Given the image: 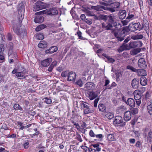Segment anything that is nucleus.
Returning <instances> with one entry per match:
<instances>
[{
    "instance_id": "obj_27",
    "label": "nucleus",
    "mask_w": 152,
    "mask_h": 152,
    "mask_svg": "<svg viewBox=\"0 0 152 152\" xmlns=\"http://www.w3.org/2000/svg\"><path fill=\"white\" fill-rule=\"evenodd\" d=\"M143 36L141 34H137L136 35H133L131 36V38L133 40H137L142 39Z\"/></svg>"
},
{
    "instance_id": "obj_10",
    "label": "nucleus",
    "mask_w": 152,
    "mask_h": 152,
    "mask_svg": "<svg viewBox=\"0 0 152 152\" xmlns=\"http://www.w3.org/2000/svg\"><path fill=\"white\" fill-rule=\"evenodd\" d=\"M138 64V66L141 68L145 69L147 67L146 62L143 58H141L139 60Z\"/></svg>"
},
{
    "instance_id": "obj_7",
    "label": "nucleus",
    "mask_w": 152,
    "mask_h": 152,
    "mask_svg": "<svg viewBox=\"0 0 152 152\" xmlns=\"http://www.w3.org/2000/svg\"><path fill=\"white\" fill-rule=\"evenodd\" d=\"M113 123L116 124H120L121 126H123L125 124V122H123L122 117L120 116H117L115 117Z\"/></svg>"
},
{
    "instance_id": "obj_39",
    "label": "nucleus",
    "mask_w": 152,
    "mask_h": 152,
    "mask_svg": "<svg viewBox=\"0 0 152 152\" xmlns=\"http://www.w3.org/2000/svg\"><path fill=\"white\" fill-rule=\"evenodd\" d=\"M57 50V47L56 46H52L49 48V51L51 53H52L54 52H56Z\"/></svg>"
},
{
    "instance_id": "obj_26",
    "label": "nucleus",
    "mask_w": 152,
    "mask_h": 152,
    "mask_svg": "<svg viewBox=\"0 0 152 152\" xmlns=\"http://www.w3.org/2000/svg\"><path fill=\"white\" fill-rule=\"evenodd\" d=\"M147 80L145 77H142L140 78V83L141 85L143 86L146 85L147 84Z\"/></svg>"
},
{
    "instance_id": "obj_16",
    "label": "nucleus",
    "mask_w": 152,
    "mask_h": 152,
    "mask_svg": "<svg viewBox=\"0 0 152 152\" xmlns=\"http://www.w3.org/2000/svg\"><path fill=\"white\" fill-rule=\"evenodd\" d=\"M132 113L130 111L125 112L124 114V119L125 121H127L129 120L131 118Z\"/></svg>"
},
{
    "instance_id": "obj_64",
    "label": "nucleus",
    "mask_w": 152,
    "mask_h": 152,
    "mask_svg": "<svg viewBox=\"0 0 152 152\" xmlns=\"http://www.w3.org/2000/svg\"><path fill=\"white\" fill-rule=\"evenodd\" d=\"M85 21L88 25H91L92 23V22L91 21L88 20L87 19H86L85 20Z\"/></svg>"
},
{
    "instance_id": "obj_30",
    "label": "nucleus",
    "mask_w": 152,
    "mask_h": 152,
    "mask_svg": "<svg viewBox=\"0 0 152 152\" xmlns=\"http://www.w3.org/2000/svg\"><path fill=\"white\" fill-rule=\"evenodd\" d=\"M107 140L109 141L115 140V138L114 135L112 134H109L107 135Z\"/></svg>"
},
{
    "instance_id": "obj_49",
    "label": "nucleus",
    "mask_w": 152,
    "mask_h": 152,
    "mask_svg": "<svg viewBox=\"0 0 152 152\" xmlns=\"http://www.w3.org/2000/svg\"><path fill=\"white\" fill-rule=\"evenodd\" d=\"M76 84L80 87H82L83 84L82 81L81 80H78L76 82Z\"/></svg>"
},
{
    "instance_id": "obj_31",
    "label": "nucleus",
    "mask_w": 152,
    "mask_h": 152,
    "mask_svg": "<svg viewBox=\"0 0 152 152\" xmlns=\"http://www.w3.org/2000/svg\"><path fill=\"white\" fill-rule=\"evenodd\" d=\"M140 50L141 49L139 48L134 49L130 51V54L131 55L134 56L139 53Z\"/></svg>"
},
{
    "instance_id": "obj_44",
    "label": "nucleus",
    "mask_w": 152,
    "mask_h": 152,
    "mask_svg": "<svg viewBox=\"0 0 152 152\" xmlns=\"http://www.w3.org/2000/svg\"><path fill=\"white\" fill-rule=\"evenodd\" d=\"M133 24L131 23L129 24V25L128 26V28L129 30L131 32H133L132 30H134V28L133 27Z\"/></svg>"
},
{
    "instance_id": "obj_36",
    "label": "nucleus",
    "mask_w": 152,
    "mask_h": 152,
    "mask_svg": "<svg viewBox=\"0 0 152 152\" xmlns=\"http://www.w3.org/2000/svg\"><path fill=\"white\" fill-rule=\"evenodd\" d=\"M98 107L99 111L102 112L105 111L106 110L105 106L103 104H100L99 105Z\"/></svg>"
},
{
    "instance_id": "obj_8",
    "label": "nucleus",
    "mask_w": 152,
    "mask_h": 152,
    "mask_svg": "<svg viewBox=\"0 0 152 152\" xmlns=\"http://www.w3.org/2000/svg\"><path fill=\"white\" fill-rule=\"evenodd\" d=\"M101 26L103 31L113 30L112 29L113 27V25L108 22L103 23H102Z\"/></svg>"
},
{
    "instance_id": "obj_43",
    "label": "nucleus",
    "mask_w": 152,
    "mask_h": 152,
    "mask_svg": "<svg viewBox=\"0 0 152 152\" xmlns=\"http://www.w3.org/2000/svg\"><path fill=\"white\" fill-rule=\"evenodd\" d=\"M70 13L73 18L75 19L77 18V16L76 15L73 10V8H72V10L70 11Z\"/></svg>"
},
{
    "instance_id": "obj_33",
    "label": "nucleus",
    "mask_w": 152,
    "mask_h": 152,
    "mask_svg": "<svg viewBox=\"0 0 152 152\" xmlns=\"http://www.w3.org/2000/svg\"><path fill=\"white\" fill-rule=\"evenodd\" d=\"M47 43L46 42L42 41L40 42V43L38 45V47L40 48H44L46 47Z\"/></svg>"
},
{
    "instance_id": "obj_9",
    "label": "nucleus",
    "mask_w": 152,
    "mask_h": 152,
    "mask_svg": "<svg viewBox=\"0 0 152 152\" xmlns=\"http://www.w3.org/2000/svg\"><path fill=\"white\" fill-rule=\"evenodd\" d=\"M131 49L137 47H140L143 44L140 41H134L131 42L129 43Z\"/></svg>"
},
{
    "instance_id": "obj_4",
    "label": "nucleus",
    "mask_w": 152,
    "mask_h": 152,
    "mask_svg": "<svg viewBox=\"0 0 152 152\" xmlns=\"http://www.w3.org/2000/svg\"><path fill=\"white\" fill-rule=\"evenodd\" d=\"M19 12L18 16L20 19L19 22L20 23L22 22V20L23 18V13L25 11L24 6L23 3H21L19 4Z\"/></svg>"
},
{
    "instance_id": "obj_3",
    "label": "nucleus",
    "mask_w": 152,
    "mask_h": 152,
    "mask_svg": "<svg viewBox=\"0 0 152 152\" xmlns=\"http://www.w3.org/2000/svg\"><path fill=\"white\" fill-rule=\"evenodd\" d=\"M91 8L97 11H103L104 10L108 11L111 12H113L115 11L114 7H107L97 5L96 6H92L91 7Z\"/></svg>"
},
{
    "instance_id": "obj_56",
    "label": "nucleus",
    "mask_w": 152,
    "mask_h": 152,
    "mask_svg": "<svg viewBox=\"0 0 152 152\" xmlns=\"http://www.w3.org/2000/svg\"><path fill=\"white\" fill-rule=\"evenodd\" d=\"M99 100V98H97L94 100V106L95 107H96L97 106V104L98 103V101Z\"/></svg>"
},
{
    "instance_id": "obj_34",
    "label": "nucleus",
    "mask_w": 152,
    "mask_h": 152,
    "mask_svg": "<svg viewBox=\"0 0 152 152\" xmlns=\"http://www.w3.org/2000/svg\"><path fill=\"white\" fill-rule=\"evenodd\" d=\"M84 11L87 16H93V15H94V13L93 12L91 11L85 9L84 10Z\"/></svg>"
},
{
    "instance_id": "obj_48",
    "label": "nucleus",
    "mask_w": 152,
    "mask_h": 152,
    "mask_svg": "<svg viewBox=\"0 0 152 152\" xmlns=\"http://www.w3.org/2000/svg\"><path fill=\"white\" fill-rule=\"evenodd\" d=\"M130 20H129L127 18L126 19L122 21V23L124 26L126 25L129 22Z\"/></svg>"
},
{
    "instance_id": "obj_61",
    "label": "nucleus",
    "mask_w": 152,
    "mask_h": 152,
    "mask_svg": "<svg viewBox=\"0 0 152 152\" xmlns=\"http://www.w3.org/2000/svg\"><path fill=\"white\" fill-rule=\"evenodd\" d=\"M29 146V143L27 142H25L23 145L24 148L25 149L28 148Z\"/></svg>"
},
{
    "instance_id": "obj_59",
    "label": "nucleus",
    "mask_w": 152,
    "mask_h": 152,
    "mask_svg": "<svg viewBox=\"0 0 152 152\" xmlns=\"http://www.w3.org/2000/svg\"><path fill=\"white\" fill-rule=\"evenodd\" d=\"M4 45L3 44L0 45V54H1L2 51H4Z\"/></svg>"
},
{
    "instance_id": "obj_12",
    "label": "nucleus",
    "mask_w": 152,
    "mask_h": 152,
    "mask_svg": "<svg viewBox=\"0 0 152 152\" xmlns=\"http://www.w3.org/2000/svg\"><path fill=\"white\" fill-rule=\"evenodd\" d=\"M113 32L115 37L117 38L118 40L121 41L124 40V38L121 37V34L120 33V31L117 30L113 31Z\"/></svg>"
},
{
    "instance_id": "obj_63",
    "label": "nucleus",
    "mask_w": 152,
    "mask_h": 152,
    "mask_svg": "<svg viewBox=\"0 0 152 152\" xmlns=\"http://www.w3.org/2000/svg\"><path fill=\"white\" fill-rule=\"evenodd\" d=\"M95 137L96 138L100 139H102L103 137L102 135L101 134H96Z\"/></svg>"
},
{
    "instance_id": "obj_5",
    "label": "nucleus",
    "mask_w": 152,
    "mask_h": 152,
    "mask_svg": "<svg viewBox=\"0 0 152 152\" xmlns=\"http://www.w3.org/2000/svg\"><path fill=\"white\" fill-rule=\"evenodd\" d=\"M107 17L108 18V22L111 23L113 26L115 27L117 26L116 16L113 15H111L108 16Z\"/></svg>"
},
{
    "instance_id": "obj_1",
    "label": "nucleus",
    "mask_w": 152,
    "mask_h": 152,
    "mask_svg": "<svg viewBox=\"0 0 152 152\" xmlns=\"http://www.w3.org/2000/svg\"><path fill=\"white\" fill-rule=\"evenodd\" d=\"M25 69L20 64H18L12 72L13 74H15L16 77H19V79H22L25 78L24 70Z\"/></svg>"
},
{
    "instance_id": "obj_58",
    "label": "nucleus",
    "mask_w": 152,
    "mask_h": 152,
    "mask_svg": "<svg viewBox=\"0 0 152 152\" xmlns=\"http://www.w3.org/2000/svg\"><path fill=\"white\" fill-rule=\"evenodd\" d=\"M75 148V147L74 145H71L70 146V149L69 150V152H73Z\"/></svg>"
},
{
    "instance_id": "obj_32",
    "label": "nucleus",
    "mask_w": 152,
    "mask_h": 152,
    "mask_svg": "<svg viewBox=\"0 0 152 152\" xmlns=\"http://www.w3.org/2000/svg\"><path fill=\"white\" fill-rule=\"evenodd\" d=\"M103 56L105 57L107 59L108 61L110 63H113L115 61V60L106 54H103Z\"/></svg>"
},
{
    "instance_id": "obj_54",
    "label": "nucleus",
    "mask_w": 152,
    "mask_h": 152,
    "mask_svg": "<svg viewBox=\"0 0 152 152\" xmlns=\"http://www.w3.org/2000/svg\"><path fill=\"white\" fill-rule=\"evenodd\" d=\"M81 148L82 149H83L85 152H89L88 148H87L86 146H82Z\"/></svg>"
},
{
    "instance_id": "obj_50",
    "label": "nucleus",
    "mask_w": 152,
    "mask_h": 152,
    "mask_svg": "<svg viewBox=\"0 0 152 152\" xmlns=\"http://www.w3.org/2000/svg\"><path fill=\"white\" fill-rule=\"evenodd\" d=\"M77 34L79 37V38L80 39H83V37L82 36V33L78 31L77 32Z\"/></svg>"
},
{
    "instance_id": "obj_14",
    "label": "nucleus",
    "mask_w": 152,
    "mask_h": 152,
    "mask_svg": "<svg viewBox=\"0 0 152 152\" xmlns=\"http://www.w3.org/2000/svg\"><path fill=\"white\" fill-rule=\"evenodd\" d=\"M52 61V58H49L42 61L41 62V64L43 66H47L50 64Z\"/></svg>"
},
{
    "instance_id": "obj_11",
    "label": "nucleus",
    "mask_w": 152,
    "mask_h": 152,
    "mask_svg": "<svg viewBox=\"0 0 152 152\" xmlns=\"http://www.w3.org/2000/svg\"><path fill=\"white\" fill-rule=\"evenodd\" d=\"M95 87V85L92 82H88L84 85V88L88 90H93Z\"/></svg>"
},
{
    "instance_id": "obj_17",
    "label": "nucleus",
    "mask_w": 152,
    "mask_h": 152,
    "mask_svg": "<svg viewBox=\"0 0 152 152\" xmlns=\"http://www.w3.org/2000/svg\"><path fill=\"white\" fill-rule=\"evenodd\" d=\"M124 102L126 103L127 105H128L131 107H134L135 105V102L134 100L132 98H129L127 101L124 100Z\"/></svg>"
},
{
    "instance_id": "obj_53",
    "label": "nucleus",
    "mask_w": 152,
    "mask_h": 152,
    "mask_svg": "<svg viewBox=\"0 0 152 152\" xmlns=\"http://www.w3.org/2000/svg\"><path fill=\"white\" fill-rule=\"evenodd\" d=\"M89 135L91 137H95L96 135L94 133L92 130H91L89 133Z\"/></svg>"
},
{
    "instance_id": "obj_15",
    "label": "nucleus",
    "mask_w": 152,
    "mask_h": 152,
    "mask_svg": "<svg viewBox=\"0 0 152 152\" xmlns=\"http://www.w3.org/2000/svg\"><path fill=\"white\" fill-rule=\"evenodd\" d=\"M132 86L134 89L137 88L139 86V80L136 78L134 79L132 82Z\"/></svg>"
},
{
    "instance_id": "obj_23",
    "label": "nucleus",
    "mask_w": 152,
    "mask_h": 152,
    "mask_svg": "<svg viewBox=\"0 0 152 152\" xmlns=\"http://www.w3.org/2000/svg\"><path fill=\"white\" fill-rule=\"evenodd\" d=\"M13 30L14 32L18 35H21L23 34V32L21 33L20 29L18 28L17 25H14L13 27Z\"/></svg>"
},
{
    "instance_id": "obj_19",
    "label": "nucleus",
    "mask_w": 152,
    "mask_h": 152,
    "mask_svg": "<svg viewBox=\"0 0 152 152\" xmlns=\"http://www.w3.org/2000/svg\"><path fill=\"white\" fill-rule=\"evenodd\" d=\"M35 15H38L35 18L34 21L35 23H41L44 21V18L42 15H40V14L36 15L35 13Z\"/></svg>"
},
{
    "instance_id": "obj_28",
    "label": "nucleus",
    "mask_w": 152,
    "mask_h": 152,
    "mask_svg": "<svg viewBox=\"0 0 152 152\" xmlns=\"http://www.w3.org/2000/svg\"><path fill=\"white\" fill-rule=\"evenodd\" d=\"M147 108L148 113L150 114H152V104L151 102H149L147 104Z\"/></svg>"
},
{
    "instance_id": "obj_6",
    "label": "nucleus",
    "mask_w": 152,
    "mask_h": 152,
    "mask_svg": "<svg viewBox=\"0 0 152 152\" xmlns=\"http://www.w3.org/2000/svg\"><path fill=\"white\" fill-rule=\"evenodd\" d=\"M81 105L83 106L82 107V108L84 110L83 113L84 114H86L94 112V110L91 109L89 106L87 104L83 102L81 103Z\"/></svg>"
},
{
    "instance_id": "obj_62",
    "label": "nucleus",
    "mask_w": 152,
    "mask_h": 152,
    "mask_svg": "<svg viewBox=\"0 0 152 152\" xmlns=\"http://www.w3.org/2000/svg\"><path fill=\"white\" fill-rule=\"evenodd\" d=\"M1 128L5 130H7V129L8 127L5 124L3 123L2 125Z\"/></svg>"
},
{
    "instance_id": "obj_47",
    "label": "nucleus",
    "mask_w": 152,
    "mask_h": 152,
    "mask_svg": "<svg viewBox=\"0 0 152 152\" xmlns=\"http://www.w3.org/2000/svg\"><path fill=\"white\" fill-rule=\"evenodd\" d=\"M44 101L47 104H50L52 102L51 99L47 97H46L44 99Z\"/></svg>"
},
{
    "instance_id": "obj_35",
    "label": "nucleus",
    "mask_w": 152,
    "mask_h": 152,
    "mask_svg": "<svg viewBox=\"0 0 152 152\" xmlns=\"http://www.w3.org/2000/svg\"><path fill=\"white\" fill-rule=\"evenodd\" d=\"M46 27V26L44 24H41L37 26L35 28V30L37 31H38L40 30L45 28Z\"/></svg>"
},
{
    "instance_id": "obj_55",
    "label": "nucleus",
    "mask_w": 152,
    "mask_h": 152,
    "mask_svg": "<svg viewBox=\"0 0 152 152\" xmlns=\"http://www.w3.org/2000/svg\"><path fill=\"white\" fill-rule=\"evenodd\" d=\"M125 50H129L131 49L129 46V45H128L127 44H123Z\"/></svg>"
},
{
    "instance_id": "obj_57",
    "label": "nucleus",
    "mask_w": 152,
    "mask_h": 152,
    "mask_svg": "<svg viewBox=\"0 0 152 152\" xmlns=\"http://www.w3.org/2000/svg\"><path fill=\"white\" fill-rule=\"evenodd\" d=\"M132 111L133 114H136L138 113V109L137 108H134L132 109Z\"/></svg>"
},
{
    "instance_id": "obj_18",
    "label": "nucleus",
    "mask_w": 152,
    "mask_h": 152,
    "mask_svg": "<svg viewBox=\"0 0 152 152\" xmlns=\"http://www.w3.org/2000/svg\"><path fill=\"white\" fill-rule=\"evenodd\" d=\"M76 75L75 72H71L68 74V80L69 81H73L76 77Z\"/></svg>"
},
{
    "instance_id": "obj_37",
    "label": "nucleus",
    "mask_w": 152,
    "mask_h": 152,
    "mask_svg": "<svg viewBox=\"0 0 152 152\" xmlns=\"http://www.w3.org/2000/svg\"><path fill=\"white\" fill-rule=\"evenodd\" d=\"M147 141L151 142H152V132L151 131L149 132L147 136Z\"/></svg>"
},
{
    "instance_id": "obj_52",
    "label": "nucleus",
    "mask_w": 152,
    "mask_h": 152,
    "mask_svg": "<svg viewBox=\"0 0 152 152\" xmlns=\"http://www.w3.org/2000/svg\"><path fill=\"white\" fill-rule=\"evenodd\" d=\"M73 124L77 130L80 129V127L78 123H77L76 122H73Z\"/></svg>"
},
{
    "instance_id": "obj_25",
    "label": "nucleus",
    "mask_w": 152,
    "mask_h": 152,
    "mask_svg": "<svg viewBox=\"0 0 152 152\" xmlns=\"http://www.w3.org/2000/svg\"><path fill=\"white\" fill-rule=\"evenodd\" d=\"M126 110V107L121 105L118 107L117 109V112L118 114H121Z\"/></svg>"
},
{
    "instance_id": "obj_22",
    "label": "nucleus",
    "mask_w": 152,
    "mask_h": 152,
    "mask_svg": "<svg viewBox=\"0 0 152 152\" xmlns=\"http://www.w3.org/2000/svg\"><path fill=\"white\" fill-rule=\"evenodd\" d=\"M126 12L125 10H121L118 13V17L121 19H124L126 15Z\"/></svg>"
},
{
    "instance_id": "obj_42",
    "label": "nucleus",
    "mask_w": 152,
    "mask_h": 152,
    "mask_svg": "<svg viewBox=\"0 0 152 152\" xmlns=\"http://www.w3.org/2000/svg\"><path fill=\"white\" fill-rule=\"evenodd\" d=\"M42 9V7L39 5H34V7L33 11H37L40 10Z\"/></svg>"
},
{
    "instance_id": "obj_2",
    "label": "nucleus",
    "mask_w": 152,
    "mask_h": 152,
    "mask_svg": "<svg viewBox=\"0 0 152 152\" xmlns=\"http://www.w3.org/2000/svg\"><path fill=\"white\" fill-rule=\"evenodd\" d=\"M58 12L56 9L52 8L35 13L36 15L45 14L47 15H56Z\"/></svg>"
},
{
    "instance_id": "obj_13",
    "label": "nucleus",
    "mask_w": 152,
    "mask_h": 152,
    "mask_svg": "<svg viewBox=\"0 0 152 152\" xmlns=\"http://www.w3.org/2000/svg\"><path fill=\"white\" fill-rule=\"evenodd\" d=\"M133 27L134 28V29L132 30L133 32H134L137 30H140L144 27L143 25H141L139 23H135L133 24Z\"/></svg>"
},
{
    "instance_id": "obj_24",
    "label": "nucleus",
    "mask_w": 152,
    "mask_h": 152,
    "mask_svg": "<svg viewBox=\"0 0 152 152\" xmlns=\"http://www.w3.org/2000/svg\"><path fill=\"white\" fill-rule=\"evenodd\" d=\"M134 98L136 100L140 99L141 98V93L138 90H136L134 92Z\"/></svg>"
},
{
    "instance_id": "obj_45",
    "label": "nucleus",
    "mask_w": 152,
    "mask_h": 152,
    "mask_svg": "<svg viewBox=\"0 0 152 152\" xmlns=\"http://www.w3.org/2000/svg\"><path fill=\"white\" fill-rule=\"evenodd\" d=\"M37 38L39 40H42L44 38L43 35L42 34H38L36 36Z\"/></svg>"
},
{
    "instance_id": "obj_21",
    "label": "nucleus",
    "mask_w": 152,
    "mask_h": 152,
    "mask_svg": "<svg viewBox=\"0 0 152 152\" xmlns=\"http://www.w3.org/2000/svg\"><path fill=\"white\" fill-rule=\"evenodd\" d=\"M137 75L140 76H146L147 75L146 71L143 69H137Z\"/></svg>"
},
{
    "instance_id": "obj_41",
    "label": "nucleus",
    "mask_w": 152,
    "mask_h": 152,
    "mask_svg": "<svg viewBox=\"0 0 152 152\" xmlns=\"http://www.w3.org/2000/svg\"><path fill=\"white\" fill-rule=\"evenodd\" d=\"M13 108L15 110H23L22 107H20V105L18 104H15L14 105Z\"/></svg>"
},
{
    "instance_id": "obj_20",
    "label": "nucleus",
    "mask_w": 152,
    "mask_h": 152,
    "mask_svg": "<svg viewBox=\"0 0 152 152\" xmlns=\"http://www.w3.org/2000/svg\"><path fill=\"white\" fill-rule=\"evenodd\" d=\"M88 97L90 100H92L98 96V95L93 91H90L88 93Z\"/></svg>"
},
{
    "instance_id": "obj_40",
    "label": "nucleus",
    "mask_w": 152,
    "mask_h": 152,
    "mask_svg": "<svg viewBox=\"0 0 152 152\" xmlns=\"http://www.w3.org/2000/svg\"><path fill=\"white\" fill-rule=\"evenodd\" d=\"M111 4H113V6L112 5V6L114 8H119L120 5V3L118 2H115L111 3Z\"/></svg>"
},
{
    "instance_id": "obj_60",
    "label": "nucleus",
    "mask_w": 152,
    "mask_h": 152,
    "mask_svg": "<svg viewBox=\"0 0 152 152\" xmlns=\"http://www.w3.org/2000/svg\"><path fill=\"white\" fill-rule=\"evenodd\" d=\"M134 15H130L129 14L128 16H127L126 18L129 20H132V19L134 17Z\"/></svg>"
},
{
    "instance_id": "obj_51",
    "label": "nucleus",
    "mask_w": 152,
    "mask_h": 152,
    "mask_svg": "<svg viewBox=\"0 0 152 152\" xmlns=\"http://www.w3.org/2000/svg\"><path fill=\"white\" fill-rule=\"evenodd\" d=\"M118 52L119 53L121 52L124 50H125L123 45L120 47L118 49Z\"/></svg>"
},
{
    "instance_id": "obj_46",
    "label": "nucleus",
    "mask_w": 152,
    "mask_h": 152,
    "mask_svg": "<svg viewBox=\"0 0 152 152\" xmlns=\"http://www.w3.org/2000/svg\"><path fill=\"white\" fill-rule=\"evenodd\" d=\"M127 69L131 70L132 72H136L137 71V69L131 66H127Z\"/></svg>"
},
{
    "instance_id": "obj_38",
    "label": "nucleus",
    "mask_w": 152,
    "mask_h": 152,
    "mask_svg": "<svg viewBox=\"0 0 152 152\" xmlns=\"http://www.w3.org/2000/svg\"><path fill=\"white\" fill-rule=\"evenodd\" d=\"M8 55L9 56H12L13 55L15 58L17 56L16 53L13 52L11 48L9 51Z\"/></svg>"
},
{
    "instance_id": "obj_29",
    "label": "nucleus",
    "mask_w": 152,
    "mask_h": 152,
    "mask_svg": "<svg viewBox=\"0 0 152 152\" xmlns=\"http://www.w3.org/2000/svg\"><path fill=\"white\" fill-rule=\"evenodd\" d=\"M105 117L109 119H111L114 117V115L113 113L111 112H106L105 113Z\"/></svg>"
}]
</instances>
